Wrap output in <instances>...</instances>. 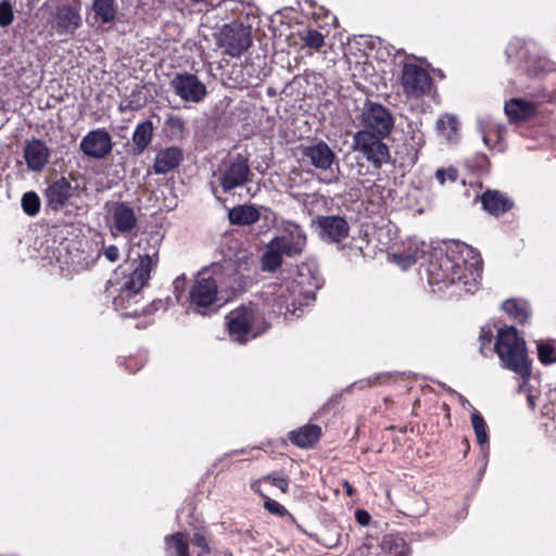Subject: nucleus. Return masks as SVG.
<instances>
[{"instance_id": "1", "label": "nucleus", "mask_w": 556, "mask_h": 556, "mask_svg": "<svg viewBox=\"0 0 556 556\" xmlns=\"http://www.w3.org/2000/svg\"><path fill=\"white\" fill-rule=\"evenodd\" d=\"M321 285L317 265L303 262L295 269L281 271L275 281L267 283L263 298L273 313L285 317L299 316L298 311L315 299Z\"/></svg>"}, {"instance_id": "2", "label": "nucleus", "mask_w": 556, "mask_h": 556, "mask_svg": "<svg viewBox=\"0 0 556 556\" xmlns=\"http://www.w3.org/2000/svg\"><path fill=\"white\" fill-rule=\"evenodd\" d=\"M482 271L480 254L470 245L454 242L446 251H434L427 266L428 282L434 291L448 286L473 293Z\"/></svg>"}, {"instance_id": "3", "label": "nucleus", "mask_w": 556, "mask_h": 556, "mask_svg": "<svg viewBox=\"0 0 556 556\" xmlns=\"http://www.w3.org/2000/svg\"><path fill=\"white\" fill-rule=\"evenodd\" d=\"M251 257L242 256L237 261L227 258L199 271L193 285L189 290L188 312L205 315L207 309L216 303L218 285L228 282L231 291L236 292L242 288L244 275Z\"/></svg>"}, {"instance_id": "4", "label": "nucleus", "mask_w": 556, "mask_h": 556, "mask_svg": "<svg viewBox=\"0 0 556 556\" xmlns=\"http://www.w3.org/2000/svg\"><path fill=\"white\" fill-rule=\"evenodd\" d=\"M160 241L157 238L144 236L129 247L128 258L137 263L132 273L124 280V292L127 296L140 291L150 279L152 270L159 262Z\"/></svg>"}, {"instance_id": "5", "label": "nucleus", "mask_w": 556, "mask_h": 556, "mask_svg": "<svg viewBox=\"0 0 556 556\" xmlns=\"http://www.w3.org/2000/svg\"><path fill=\"white\" fill-rule=\"evenodd\" d=\"M306 247V233L294 223L283 224L280 235L273 238L261 257L262 269L274 271L282 264L283 256L300 255Z\"/></svg>"}, {"instance_id": "6", "label": "nucleus", "mask_w": 556, "mask_h": 556, "mask_svg": "<svg viewBox=\"0 0 556 556\" xmlns=\"http://www.w3.org/2000/svg\"><path fill=\"white\" fill-rule=\"evenodd\" d=\"M494 351L504 368L514 371L521 379L531 377V361L527 353L526 341L515 327L498 330Z\"/></svg>"}, {"instance_id": "7", "label": "nucleus", "mask_w": 556, "mask_h": 556, "mask_svg": "<svg viewBox=\"0 0 556 556\" xmlns=\"http://www.w3.org/2000/svg\"><path fill=\"white\" fill-rule=\"evenodd\" d=\"M231 340L245 343L263 333L267 325L253 305H242L226 316Z\"/></svg>"}, {"instance_id": "8", "label": "nucleus", "mask_w": 556, "mask_h": 556, "mask_svg": "<svg viewBox=\"0 0 556 556\" xmlns=\"http://www.w3.org/2000/svg\"><path fill=\"white\" fill-rule=\"evenodd\" d=\"M383 138L369 130H358L353 135L352 150L361 153L375 168H381L391 161V153L382 141Z\"/></svg>"}, {"instance_id": "9", "label": "nucleus", "mask_w": 556, "mask_h": 556, "mask_svg": "<svg viewBox=\"0 0 556 556\" xmlns=\"http://www.w3.org/2000/svg\"><path fill=\"white\" fill-rule=\"evenodd\" d=\"M217 45L224 48L228 55L238 58L252 45L251 30L242 23L226 24L217 36Z\"/></svg>"}, {"instance_id": "10", "label": "nucleus", "mask_w": 556, "mask_h": 556, "mask_svg": "<svg viewBox=\"0 0 556 556\" xmlns=\"http://www.w3.org/2000/svg\"><path fill=\"white\" fill-rule=\"evenodd\" d=\"M363 130H369L376 135L388 137L393 127L394 118L391 112L380 103L366 101L361 112Z\"/></svg>"}, {"instance_id": "11", "label": "nucleus", "mask_w": 556, "mask_h": 556, "mask_svg": "<svg viewBox=\"0 0 556 556\" xmlns=\"http://www.w3.org/2000/svg\"><path fill=\"white\" fill-rule=\"evenodd\" d=\"M401 84L403 92L408 98L418 99L430 91L432 78L421 66L405 63L402 70Z\"/></svg>"}, {"instance_id": "12", "label": "nucleus", "mask_w": 556, "mask_h": 556, "mask_svg": "<svg viewBox=\"0 0 556 556\" xmlns=\"http://www.w3.org/2000/svg\"><path fill=\"white\" fill-rule=\"evenodd\" d=\"M108 225L113 237L128 236L137 228L138 217L129 204L117 202L109 211Z\"/></svg>"}, {"instance_id": "13", "label": "nucleus", "mask_w": 556, "mask_h": 556, "mask_svg": "<svg viewBox=\"0 0 556 556\" xmlns=\"http://www.w3.org/2000/svg\"><path fill=\"white\" fill-rule=\"evenodd\" d=\"M170 87L185 102L200 103L207 94L205 85L191 73L176 74L170 80Z\"/></svg>"}, {"instance_id": "14", "label": "nucleus", "mask_w": 556, "mask_h": 556, "mask_svg": "<svg viewBox=\"0 0 556 556\" xmlns=\"http://www.w3.org/2000/svg\"><path fill=\"white\" fill-rule=\"evenodd\" d=\"M79 148L85 155L100 160L111 152L112 138L104 128L94 129L81 139Z\"/></svg>"}, {"instance_id": "15", "label": "nucleus", "mask_w": 556, "mask_h": 556, "mask_svg": "<svg viewBox=\"0 0 556 556\" xmlns=\"http://www.w3.org/2000/svg\"><path fill=\"white\" fill-rule=\"evenodd\" d=\"M301 151L305 162L324 172L330 170L336 161L334 152L323 140L304 146L301 148Z\"/></svg>"}, {"instance_id": "16", "label": "nucleus", "mask_w": 556, "mask_h": 556, "mask_svg": "<svg viewBox=\"0 0 556 556\" xmlns=\"http://www.w3.org/2000/svg\"><path fill=\"white\" fill-rule=\"evenodd\" d=\"M250 167L244 160L236 159L220 172L219 182L224 191L241 187L248 180Z\"/></svg>"}, {"instance_id": "17", "label": "nucleus", "mask_w": 556, "mask_h": 556, "mask_svg": "<svg viewBox=\"0 0 556 556\" xmlns=\"http://www.w3.org/2000/svg\"><path fill=\"white\" fill-rule=\"evenodd\" d=\"M317 227L323 240L329 242H340L349 235V225L340 216H320L317 218Z\"/></svg>"}, {"instance_id": "18", "label": "nucleus", "mask_w": 556, "mask_h": 556, "mask_svg": "<svg viewBox=\"0 0 556 556\" xmlns=\"http://www.w3.org/2000/svg\"><path fill=\"white\" fill-rule=\"evenodd\" d=\"M24 159L27 168L30 172H41L49 162L50 150L47 144L39 139L27 141L24 147Z\"/></svg>"}, {"instance_id": "19", "label": "nucleus", "mask_w": 556, "mask_h": 556, "mask_svg": "<svg viewBox=\"0 0 556 556\" xmlns=\"http://www.w3.org/2000/svg\"><path fill=\"white\" fill-rule=\"evenodd\" d=\"M81 25L79 9L70 4L58 7L53 27L58 34H74Z\"/></svg>"}, {"instance_id": "20", "label": "nucleus", "mask_w": 556, "mask_h": 556, "mask_svg": "<svg viewBox=\"0 0 556 556\" xmlns=\"http://www.w3.org/2000/svg\"><path fill=\"white\" fill-rule=\"evenodd\" d=\"M116 291L118 293L113 298V305L121 316L136 317L143 311V306L139 304L140 291H137L134 295L127 296L124 292V281L118 283Z\"/></svg>"}, {"instance_id": "21", "label": "nucleus", "mask_w": 556, "mask_h": 556, "mask_svg": "<svg viewBox=\"0 0 556 556\" xmlns=\"http://www.w3.org/2000/svg\"><path fill=\"white\" fill-rule=\"evenodd\" d=\"M184 160V152L178 147H168L160 150L154 159L153 170L163 175L175 169Z\"/></svg>"}, {"instance_id": "22", "label": "nucleus", "mask_w": 556, "mask_h": 556, "mask_svg": "<svg viewBox=\"0 0 556 556\" xmlns=\"http://www.w3.org/2000/svg\"><path fill=\"white\" fill-rule=\"evenodd\" d=\"M72 195L71 182L62 177L50 185L46 190L47 202L50 208H62Z\"/></svg>"}, {"instance_id": "23", "label": "nucleus", "mask_w": 556, "mask_h": 556, "mask_svg": "<svg viewBox=\"0 0 556 556\" xmlns=\"http://www.w3.org/2000/svg\"><path fill=\"white\" fill-rule=\"evenodd\" d=\"M478 129L483 143L490 149L496 148L506 132L505 126L496 123L492 118L479 119Z\"/></svg>"}, {"instance_id": "24", "label": "nucleus", "mask_w": 556, "mask_h": 556, "mask_svg": "<svg viewBox=\"0 0 556 556\" xmlns=\"http://www.w3.org/2000/svg\"><path fill=\"white\" fill-rule=\"evenodd\" d=\"M425 254V243L417 240H409L405 251L392 254L393 262L402 269L412 267Z\"/></svg>"}, {"instance_id": "25", "label": "nucleus", "mask_w": 556, "mask_h": 556, "mask_svg": "<svg viewBox=\"0 0 556 556\" xmlns=\"http://www.w3.org/2000/svg\"><path fill=\"white\" fill-rule=\"evenodd\" d=\"M504 110L511 123L527 121L535 113V106L532 102L519 98L507 101Z\"/></svg>"}, {"instance_id": "26", "label": "nucleus", "mask_w": 556, "mask_h": 556, "mask_svg": "<svg viewBox=\"0 0 556 556\" xmlns=\"http://www.w3.org/2000/svg\"><path fill=\"white\" fill-rule=\"evenodd\" d=\"M483 208L491 215L498 216L511 208V201L496 190H488L481 197Z\"/></svg>"}, {"instance_id": "27", "label": "nucleus", "mask_w": 556, "mask_h": 556, "mask_svg": "<svg viewBox=\"0 0 556 556\" xmlns=\"http://www.w3.org/2000/svg\"><path fill=\"white\" fill-rule=\"evenodd\" d=\"M320 428L315 425H306L301 427L300 429L290 432L289 439L290 441L302 448H307L313 446L319 439Z\"/></svg>"}, {"instance_id": "28", "label": "nucleus", "mask_w": 556, "mask_h": 556, "mask_svg": "<svg viewBox=\"0 0 556 556\" xmlns=\"http://www.w3.org/2000/svg\"><path fill=\"white\" fill-rule=\"evenodd\" d=\"M228 218L232 225L248 226L260 219V211L254 205H238L229 210Z\"/></svg>"}, {"instance_id": "29", "label": "nucleus", "mask_w": 556, "mask_h": 556, "mask_svg": "<svg viewBox=\"0 0 556 556\" xmlns=\"http://www.w3.org/2000/svg\"><path fill=\"white\" fill-rule=\"evenodd\" d=\"M458 121L452 114H445L438 118L435 130L439 137L447 143H455L458 140Z\"/></svg>"}, {"instance_id": "30", "label": "nucleus", "mask_w": 556, "mask_h": 556, "mask_svg": "<svg viewBox=\"0 0 556 556\" xmlns=\"http://www.w3.org/2000/svg\"><path fill=\"white\" fill-rule=\"evenodd\" d=\"M381 556H408L409 549L405 540L400 535L389 534L380 543Z\"/></svg>"}, {"instance_id": "31", "label": "nucleus", "mask_w": 556, "mask_h": 556, "mask_svg": "<svg viewBox=\"0 0 556 556\" xmlns=\"http://www.w3.org/2000/svg\"><path fill=\"white\" fill-rule=\"evenodd\" d=\"M153 136V125L151 121H144L138 124L132 134V143L136 154H141L150 144Z\"/></svg>"}, {"instance_id": "32", "label": "nucleus", "mask_w": 556, "mask_h": 556, "mask_svg": "<svg viewBox=\"0 0 556 556\" xmlns=\"http://www.w3.org/2000/svg\"><path fill=\"white\" fill-rule=\"evenodd\" d=\"M471 425L477 438L479 445L481 446V452L483 457L488 456L489 452V435L486 431V424L481 416V414L477 410H473L471 414Z\"/></svg>"}, {"instance_id": "33", "label": "nucleus", "mask_w": 556, "mask_h": 556, "mask_svg": "<svg viewBox=\"0 0 556 556\" xmlns=\"http://www.w3.org/2000/svg\"><path fill=\"white\" fill-rule=\"evenodd\" d=\"M92 10L103 24H109L116 17L117 5L115 0H92Z\"/></svg>"}, {"instance_id": "34", "label": "nucleus", "mask_w": 556, "mask_h": 556, "mask_svg": "<svg viewBox=\"0 0 556 556\" xmlns=\"http://www.w3.org/2000/svg\"><path fill=\"white\" fill-rule=\"evenodd\" d=\"M166 556H189L186 534L177 532L166 538Z\"/></svg>"}, {"instance_id": "35", "label": "nucleus", "mask_w": 556, "mask_h": 556, "mask_svg": "<svg viewBox=\"0 0 556 556\" xmlns=\"http://www.w3.org/2000/svg\"><path fill=\"white\" fill-rule=\"evenodd\" d=\"M502 306L507 315L520 324H525L530 316L529 306L523 301L506 300Z\"/></svg>"}, {"instance_id": "36", "label": "nucleus", "mask_w": 556, "mask_h": 556, "mask_svg": "<svg viewBox=\"0 0 556 556\" xmlns=\"http://www.w3.org/2000/svg\"><path fill=\"white\" fill-rule=\"evenodd\" d=\"M536 352L539 361L545 365L556 364V341L539 340L536 341Z\"/></svg>"}, {"instance_id": "37", "label": "nucleus", "mask_w": 556, "mask_h": 556, "mask_svg": "<svg viewBox=\"0 0 556 556\" xmlns=\"http://www.w3.org/2000/svg\"><path fill=\"white\" fill-rule=\"evenodd\" d=\"M22 208L28 216H36L40 210V199L34 191H28L22 197Z\"/></svg>"}, {"instance_id": "38", "label": "nucleus", "mask_w": 556, "mask_h": 556, "mask_svg": "<svg viewBox=\"0 0 556 556\" xmlns=\"http://www.w3.org/2000/svg\"><path fill=\"white\" fill-rule=\"evenodd\" d=\"M435 179L441 186H444L446 182H456L458 179V170L454 166H448L446 168H439L434 173Z\"/></svg>"}, {"instance_id": "39", "label": "nucleus", "mask_w": 556, "mask_h": 556, "mask_svg": "<svg viewBox=\"0 0 556 556\" xmlns=\"http://www.w3.org/2000/svg\"><path fill=\"white\" fill-rule=\"evenodd\" d=\"M301 39L305 42L307 47L313 49H319L325 41L324 36L315 29H308L304 31L301 35Z\"/></svg>"}, {"instance_id": "40", "label": "nucleus", "mask_w": 556, "mask_h": 556, "mask_svg": "<svg viewBox=\"0 0 556 556\" xmlns=\"http://www.w3.org/2000/svg\"><path fill=\"white\" fill-rule=\"evenodd\" d=\"M14 18L13 8L9 0H2L0 2V26H9Z\"/></svg>"}, {"instance_id": "41", "label": "nucleus", "mask_w": 556, "mask_h": 556, "mask_svg": "<svg viewBox=\"0 0 556 556\" xmlns=\"http://www.w3.org/2000/svg\"><path fill=\"white\" fill-rule=\"evenodd\" d=\"M529 379L530 378L522 379V382L520 383L518 391L520 394L526 396L529 408L534 409L536 406V395L531 390Z\"/></svg>"}, {"instance_id": "42", "label": "nucleus", "mask_w": 556, "mask_h": 556, "mask_svg": "<svg viewBox=\"0 0 556 556\" xmlns=\"http://www.w3.org/2000/svg\"><path fill=\"white\" fill-rule=\"evenodd\" d=\"M191 543L193 546L199 548L197 556H210V546L205 538L201 533H194V535L191 539Z\"/></svg>"}, {"instance_id": "43", "label": "nucleus", "mask_w": 556, "mask_h": 556, "mask_svg": "<svg viewBox=\"0 0 556 556\" xmlns=\"http://www.w3.org/2000/svg\"><path fill=\"white\" fill-rule=\"evenodd\" d=\"M165 124L174 135H180L185 129V121L178 115H169Z\"/></svg>"}, {"instance_id": "44", "label": "nucleus", "mask_w": 556, "mask_h": 556, "mask_svg": "<svg viewBox=\"0 0 556 556\" xmlns=\"http://www.w3.org/2000/svg\"><path fill=\"white\" fill-rule=\"evenodd\" d=\"M263 481H268L270 482L274 486L278 488L279 490H281L283 493H287L288 492V489H289V481L287 478L285 477H276L274 475H268L266 477L263 478Z\"/></svg>"}, {"instance_id": "45", "label": "nucleus", "mask_w": 556, "mask_h": 556, "mask_svg": "<svg viewBox=\"0 0 556 556\" xmlns=\"http://www.w3.org/2000/svg\"><path fill=\"white\" fill-rule=\"evenodd\" d=\"M523 48V42L520 39L511 40L506 48V55L508 60L519 55L520 50Z\"/></svg>"}, {"instance_id": "46", "label": "nucleus", "mask_w": 556, "mask_h": 556, "mask_svg": "<svg viewBox=\"0 0 556 556\" xmlns=\"http://www.w3.org/2000/svg\"><path fill=\"white\" fill-rule=\"evenodd\" d=\"M492 332L490 329L485 330L484 328L481 329L479 341H480V351L481 353H484V350L486 346H490L492 343Z\"/></svg>"}, {"instance_id": "47", "label": "nucleus", "mask_w": 556, "mask_h": 556, "mask_svg": "<svg viewBox=\"0 0 556 556\" xmlns=\"http://www.w3.org/2000/svg\"><path fill=\"white\" fill-rule=\"evenodd\" d=\"M265 508L275 515L282 516L286 513V508L274 500H267L265 502Z\"/></svg>"}, {"instance_id": "48", "label": "nucleus", "mask_w": 556, "mask_h": 556, "mask_svg": "<svg viewBox=\"0 0 556 556\" xmlns=\"http://www.w3.org/2000/svg\"><path fill=\"white\" fill-rule=\"evenodd\" d=\"M102 254L110 262H116L119 258V250L116 245L111 244L103 249Z\"/></svg>"}, {"instance_id": "49", "label": "nucleus", "mask_w": 556, "mask_h": 556, "mask_svg": "<svg viewBox=\"0 0 556 556\" xmlns=\"http://www.w3.org/2000/svg\"><path fill=\"white\" fill-rule=\"evenodd\" d=\"M375 546V540L372 538L366 539L352 556H367L368 552Z\"/></svg>"}, {"instance_id": "50", "label": "nucleus", "mask_w": 556, "mask_h": 556, "mask_svg": "<svg viewBox=\"0 0 556 556\" xmlns=\"http://www.w3.org/2000/svg\"><path fill=\"white\" fill-rule=\"evenodd\" d=\"M355 518H356V521L361 525V526H367L371 519L370 515L368 514V511L364 510V509H357L355 511Z\"/></svg>"}, {"instance_id": "51", "label": "nucleus", "mask_w": 556, "mask_h": 556, "mask_svg": "<svg viewBox=\"0 0 556 556\" xmlns=\"http://www.w3.org/2000/svg\"><path fill=\"white\" fill-rule=\"evenodd\" d=\"M185 283H186V277L182 275V276H179L177 277L175 280H174V289H175V292L177 293L176 294V298L178 301H180V294L178 293V290L179 289H184L185 287Z\"/></svg>"}, {"instance_id": "52", "label": "nucleus", "mask_w": 556, "mask_h": 556, "mask_svg": "<svg viewBox=\"0 0 556 556\" xmlns=\"http://www.w3.org/2000/svg\"><path fill=\"white\" fill-rule=\"evenodd\" d=\"M337 176L333 174V173H330L328 174L326 177L324 178H319V180L324 184H332L334 181H337Z\"/></svg>"}, {"instance_id": "53", "label": "nucleus", "mask_w": 556, "mask_h": 556, "mask_svg": "<svg viewBox=\"0 0 556 556\" xmlns=\"http://www.w3.org/2000/svg\"><path fill=\"white\" fill-rule=\"evenodd\" d=\"M344 488H345L346 493H348L349 495H352V493H353V488H352V485H351L349 482H346V481L344 482Z\"/></svg>"}, {"instance_id": "54", "label": "nucleus", "mask_w": 556, "mask_h": 556, "mask_svg": "<svg viewBox=\"0 0 556 556\" xmlns=\"http://www.w3.org/2000/svg\"><path fill=\"white\" fill-rule=\"evenodd\" d=\"M128 109H129V110H131V109H132V106L130 105V103H128V104L121 103V105H119V110H121L122 112H124V111H126V110H128Z\"/></svg>"}, {"instance_id": "55", "label": "nucleus", "mask_w": 556, "mask_h": 556, "mask_svg": "<svg viewBox=\"0 0 556 556\" xmlns=\"http://www.w3.org/2000/svg\"><path fill=\"white\" fill-rule=\"evenodd\" d=\"M135 361H136L135 358H129V359L127 361V363H126V367H127L128 369L132 370V368H131V363H132V362H135ZM138 368H139V367H137V368H136V370H137ZM134 371H135V369H134Z\"/></svg>"}]
</instances>
